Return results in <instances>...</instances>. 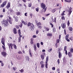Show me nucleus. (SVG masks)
<instances>
[{
  "mask_svg": "<svg viewBox=\"0 0 73 73\" xmlns=\"http://www.w3.org/2000/svg\"><path fill=\"white\" fill-rule=\"evenodd\" d=\"M27 26L29 27V28L32 31H33L34 30V28H35V27L34 26L33 23H31L30 22H29L27 24Z\"/></svg>",
  "mask_w": 73,
  "mask_h": 73,
  "instance_id": "nucleus-1",
  "label": "nucleus"
},
{
  "mask_svg": "<svg viewBox=\"0 0 73 73\" xmlns=\"http://www.w3.org/2000/svg\"><path fill=\"white\" fill-rule=\"evenodd\" d=\"M2 24L3 25H5V26H8V25L9 23L7 22V21L5 20H3V21L1 22Z\"/></svg>",
  "mask_w": 73,
  "mask_h": 73,
  "instance_id": "nucleus-2",
  "label": "nucleus"
},
{
  "mask_svg": "<svg viewBox=\"0 0 73 73\" xmlns=\"http://www.w3.org/2000/svg\"><path fill=\"white\" fill-rule=\"evenodd\" d=\"M8 45L9 46V49H13V48L12 47L13 46V44L11 43H8Z\"/></svg>",
  "mask_w": 73,
  "mask_h": 73,
  "instance_id": "nucleus-3",
  "label": "nucleus"
},
{
  "mask_svg": "<svg viewBox=\"0 0 73 73\" xmlns=\"http://www.w3.org/2000/svg\"><path fill=\"white\" fill-rule=\"evenodd\" d=\"M44 9H42L41 11L40 12V13L41 14H42L44 13H45V11H46V8L44 9Z\"/></svg>",
  "mask_w": 73,
  "mask_h": 73,
  "instance_id": "nucleus-4",
  "label": "nucleus"
},
{
  "mask_svg": "<svg viewBox=\"0 0 73 73\" xmlns=\"http://www.w3.org/2000/svg\"><path fill=\"white\" fill-rule=\"evenodd\" d=\"M41 7L43 9H45L46 6L44 3H42L41 4Z\"/></svg>",
  "mask_w": 73,
  "mask_h": 73,
  "instance_id": "nucleus-5",
  "label": "nucleus"
},
{
  "mask_svg": "<svg viewBox=\"0 0 73 73\" xmlns=\"http://www.w3.org/2000/svg\"><path fill=\"white\" fill-rule=\"evenodd\" d=\"M68 11L69 12L68 15H69V16H70L71 14V13H72V8L71 7L70 8L68 9Z\"/></svg>",
  "mask_w": 73,
  "mask_h": 73,
  "instance_id": "nucleus-6",
  "label": "nucleus"
},
{
  "mask_svg": "<svg viewBox=\"0 0 73 73\" xmlns=\"http://www.w3.org/2000/svg\"><path fill=\"white\" fill-rule=\"evenodd\" d=\"M61 27H62V28L65 29V27H66V24L62 23L61 25Z\"/></svg>",
  "mask_w": 73,
  "mask_h": 73,
  "instance_id": "nucleus-7",
  "label": "nucleus"
},
{
  "mask_svg": "<svg viewBox=\"0 0 73 73\" xmlns=\"http://www.w3.org/2000/svg\"><path fill=\"white\" fill-rule=\"evenodd\" d=\"M68 56L70 58L72 57V53L70 52H69L68 53Z\"/></svg>",
  "mask_w": 73,
  "mask_h": 73,
  "instance_id": "nucleus-8",
  "label": "nucleus"
},
{
  "mask_svg": "<svg viewBox=\"0 0 73 73\" xmlns=\"http://www.w3.org/2000/svg\"><path fill=\"white\" fill-rule=\"evenodd\" d=\"M1 42L2 44L3 45L5 44V43H4V42H5V40H4V38H2L1 40Z\"/></svg>",
  "mask_w": 73,
  "mask_h": 73,
  "instance_id": "nucleus-9",
  "label": "nucleus"
},
{
  "mask_svg": "<svg viewBox=\"0 0 73 73\" xmlns=\"http://www.w3.org/2000/svg\"><path fill=\"white\" fill-rule=\"evenodd\" d=\"M1 54L3 55L4 57H5L7 56V53L5 52H1Z\"/></svg>",
  "mask_w": 73,
  "mask_h": 73,
  "instance_id": "nucleus-10",
  "label": "nucleus"
},
{
  "mask_svg": "<svg viewBox=\"0 0 73 73\" xmlns=\"http://www.w3.org/2000/svg\"><path fill=\"white\" fill-rule=\"evenodd\" d=\"M61 57H62V54L60 51H59L58 53V57L60 58H61Z\"/></svg>",
  "mask_w": 73,
  "mask_h": 73,
  "instance_id": "nucleus-11",
  "label": "nucleus"
},
{
  "mask_svg": "<svg viewBox=\"0 0 73 73\" xmlns=\"http://www.w3.org/2000/svg\"><path fill=\"white\" fill-rule=\"evenodd\" d=\"M18 34L19 35V36L20 37H23L22 35H21V32L20 31V30L19 29L18 31Z\"/></svg>",
  "mask_w": 73,
  "mask_h": 73,
  "instance_id": "nucleus-12",
  "label": "nucleus"
},
{
  "mask_svg": "<svg viewBox=\"0 0 73 73\" xmlns=\"http://www.w3.org/2000/svg\"><path fill=\"white\" fill-rule=\"evenodd\" d=\"M11 3L10 2H9L7 4V5L6 6V7L7 8V9H9V7L11 6Z\"/></svg>",
  "mask_w": 73,
  "mask_h": 73,
  "instance_id": "nucleus-13",
  "label": "nucleus"
},
{
  "mask_svg": "<svg viewBox=\"0 0 73 73\" xmlns=\"http://www.w3.org/2000/svg\"><path fill=\"white\" fill-rule=\"evenodd\" d=\"M44 55H40V57L42 60H44V56H45V53H44Z\"/></svg>",
  "mask_w": 73,
  "mask_h": 73,
  "instance_id": "nucleus-14",
  "label": "nucleus"
},
{
  "mask_svg": "<svg viewBox=\"0 0 73 73\" xmlns=\"http://www.w3.org/2000/svg\"><path fill=\"white\" fill-rule=\"evenodd\" d=\"M48 60H49V57H48V56H47L46 57V59L45 62H46V63H48Z\"/></svg>",
  "mask_w": 73,
  "mask_h": 73,
  "instance_id": "nucleus-15",
  "label": "nucleus"
},
{
  "mask_svg": "<svg viewBox=\"0 0 73 73\" xmlns=\"http://www.w3.org/2000/svg\"><path fill=\"white\" fill-rule=\"evenodd\" d=\"M13 31L15 34H16L17 33V31H16V28H14L13 29Z\"/></svg>",
  "mask_w": 73,
  "mask_h": 73,
  "instance_id": "nucleus-16",
  "label": "nucleus"
},
{
  "mask_svg": "<svg viewBox=\"0 0 73 73\" xmlns=\"http://www.w3.org/2000/svg\"><path fill=\"white\" fill-rule=\"evenodd\" d=\"M47 36H49V37H51V36H52V34L51 33H48L47 35Z\"/></svg>",
  "mask_w": 73,
  "mask_h": 73,
  "instance_id": "nucleus-17",
  "label": "nucleus"
},
{
  "mask_svg": "<svg viewBox=\"0 0 73 73\" xmlns=\"http://www.w3.org/2000/svg\"><path fill=\"white\" fill-rule=\"evenodd\" d=\"M25 58L27 60V61H29V56H25Z\"/></svg>",
  "mask_w": 73,
  "mask_h": 73,
  "instance_id": "nucleus-18",
  "label": "nucleus"
},
{
  "mask_svg": "<svg viewBox=\"0 0 73 73\" xmlns=\"http://www.w3.org/2000/svg\"><path fill=\"white\" fill-rule=\"evenodd\" d=\"M3 46H2V48L4 50H5L6 48L5 46V44H3Z\"/></svg>",
  "mask_w": 73,
  "mask_h": 73,
  "instance_id": "nucleus-19",
  "label": "nucleus"
},
{
  "mask_svg": "<svg viewBox=\"0 0 73 73\" xmlns=\"http://www.w3.org/2000/svg\"><path fill=\"white\" fill-rule=\"evenodd\" d=\"M64 1L66 2H67V3H70L71 0H64Z\"/></svg>",
  "mask_w": 73,
  "mask_h": 73,
  "instance_id": "nucleus-20",
  "label": "nucleus"
},
{
  "mask_svg": "<svg viewBox=\"0 0 73 73\" xmlns=\"http://www.w3.org/2000/svg\"><path fill=\"white\" fill-rule=\"evenodd\" d=\"M45 30L46 31H49V28L48 27H45Z\"/></svg>",
  "mask_w": 73,
  "mask_h": 73,
  "instance_id": "nucleus-21",
  "label": "nucleus"
},
{
  "mask_svg": "<svg viewBox=\"0 0 73 73\" xmlns=\"http://www.w3.org/2000/svg\"><path fill=\"white\" fill-rule=\"evenodd\" d=\"M34 48L35 50L36 51V44H34Z\"/></svg>",
  "mask_w": 73,
  "mask_h": 73,
  "instance_id": "nucleus-22",
  "label": "nucleus"
},
{
  "mask_svg": "<svg viewBox=\"0 0 73 73\" xmlns=\"http://www.w3.org/2000/svg\"><path fill=\"white\" fill-rule=\"evenodd\" d=\"M69 30L70 31H73V29L72 27H69Z\"/></svg>",
  "mask_w": 73,
  "mask_h": 73,
  "instance_id": "nucleus-23",
  "label": "nucleus"
},
{
  "mask_svg": "<svg viewBox=\"0 0 73 73\" xmlns=\"http://www.w3.org/2000/svg\"><path fill=\"white\" fill-rule=\"evenodd\" d=\"M15 21H16L17 22L18 21V17H15Z\"/></svg>",
  "mask_w": 73,
  "mask_h": 73,
  "instance_id": "nucleus-24",
  "label": "nucleus"
},
{
  "mask_svg": "<svg viewBox=\"0 0 73 73\" xmlns=\"http://www.w3.org/2000/svg\"><path fill=\"white\" fill-rule=\"evenodd\" d=\"M29 7H31L32 6V3H29L28 4V5Z\"/></svg>",
  "mask_w": 73,
  "mask_h": 73,
  "instance_id": "nucleus-25",
  "label": "nucleus"
},
{
  "mask_svg": "<svg viewBox=\"0 0 73 73\" xmlns=\"http://www.w3.org/2000/svg\"><path fill=\"white\" fill-rule=\"evenodd\" d=\"M60 42V39H58L56 40V43H59Z\"/></svg>",
  "mask_w": 73,
  "mask_h": 73,
  "instance_id": "nucleus-26",
  "label": "nucleus"
},
{
  "mask_svg": "<svg viewBox=\"0 0 73 73\" xmlns=\"http://www.w3.org/2000/svg\"><path fill=\"white\" fill-rule=\"evenodd\" d=\"M13 46L14 47V48H15V49H17V47L15 45L13 44Z\"/></svg>",
  "mask_w": 73,
  "mask_h": 73,
  "instance_id": "nucleus-27",
  "label": "nucleus"
},
{
  "mask_svg": "<svg viewBox=\"0 0 73 73\" xmlns=\"http://www.w3.org/2000/svg\"><path fill=\"white\" fill-rule=\"evenodd\" d=\"M19 72H21V73H23L24 72V69H21V70H19Z\"/></svg>",
  "mask_w": 73,
  "mask_h": 73,
  "instance_id": "nucleus-28",
  "label": "nucleus"
},
{
  "mask_svg": "<svg viewBox=\"0 0 73 73\" xmlns=\"http://www.w3.org/2000/svg\"><path fill=\"white\" fill-rule=\"evenodd\" d=\"M56 12V10L55 9H53L52 10V13H54Z\"/></svg>",
  "mask_w": 73,
  "mask_h": 73,
  "instance_id": "nucleus-29",
  "label": "nucleus"
},
{
  "mask_svg": "<svg viewBox=\"0 0 73 73\" xmlns=\"http://www.w3.org/2000/svg\"><path fill=\"white\" fill-rule=\"evenodd\" d=\"M17 5H18V7H22V5L20 3H18Z\"/></svg>",
  "mask_w": 73,
  "mask_h": 73,
  "instance_id": "nucleus-30",
  "label": "nucleus"
},
{
  "mask_svg": "<svg viewBox=\"0 0 73 73\" xmlns=\"http://www.w3.org/2000/svg\"><path fill=\"white\" fill-rule=\"evenodd\" d=\"M38 48H40V43H37L36 44Z\"/></svg>",
  "mask_w": 73,
  "mask_h": 73,
  "instance_id": "nucleus-31",
  "label": "nucleus"
},
{
  "mask_svg": "<svg viewBox=\"0 0 73 73\" xmlns=\"http://www.w3.org/2000/svg\"><path fill=\"white\" fill-rule=\"evenodd\" d=\"M69 35L68 34V35H67L66 37H65V39H66V38H68L69 37Z\"/></svg>",
  "mask_w": 73,
  "mask_h": 73,
  "instance_id": "nucleus-32",
  "label": "nucleus"
},
{
  "mask_svg": "<svg viewBox=\"0 0 73 73\" xmlns=\"http://www.w3.org/2000/svg\"><path fill=\"white\" fill-rule=\"evenodd\" d=\"M45 66V64H41V68H43Z\"/></svg>",
  "mask_w": 73,
  "mask_h": 73,
  "instance_id": "nucleus-33",
  "label": "nucleus"
},
{
  "mask_svg": "<svg viewBox=\"0 0 73 73\" xmlns=\"http://www.w3.org/2000/svg\"><path fill=\"white\" fill-rule=\"evenodd\" d=\"M45 67L46 68H48V63H46L45 62Z\"/></svg>",
  "mask_w": 73,
  "mask_h": 73,
  "instance_id": "nucleus-34",
  "label": "nucleus"
},
{
  "mask_svg": "<svg viewBox=\"0 0 73 73\" xmlns=\"http://www.w3.org/2000/svg\"><path fill=\"white\" fill-rule=\"evenodd\" d=\"M52 30L53 32H56V29L55 28H53Z\"/></svg>",
  "mask_w": 73,
  "mask_h": 73,
  "instance_id": "nucleus-35",
  "label": "nucleus"
},
{
  "mask_svg": "<svg viewBox=\"0 0 73 73\" xmlns=\"http://www.w3.org/2000/svg\"><path fill=\"white\" fill-rule=\"evenodd\" d=\"M61 19L63 20H65V17H64V16H63L62 17Z\"/></svg>",
  "mask_w": 73,
  "mask_h": 73,
  "instance_id": "nucleus-36",
  "label": "nucleus"
},
{
  "mask_svg": "<svg viewBox=\"0 0 73 73\" xmlns=\"http://www.w3.org/2000/svg\"><path fill=\"white\" fill-rule=\"evenodd\" d=\"M54 23H56V17H55L54 20Z\"/></svg>",
  "mask_w": 73,
  "mask_h": 73,
  "instance_id": "nucleus-37",
  "label": "nucleus"
},
{
  "mask_svg": "<svg viewBox=\"0 0 73 73\" xmlns=\"http://www.w3.org/2000/svg\"><path fill=\"white\" fill-rule=\"evenodd\" d=\"M29 53L30 57H32V53H31V52L29 51Z\"/></svg>",
  "mask_w": 73,
  "mask_h": 73,
  "instance_id": "nucleus-38",
  "label": "nucleus"
},
{
  "mask_svg": "<svg viewBox=\"0 0 73 73\" xmlns=\"http://www.w3.org/2000/svg\"><path fill=\"white\" fill-rule=\"evenodd\" d=\"M20 14H21V13L20 12H18L17 13V15H18V16L20 15Z\"/></svg>",
  "mask_w": 73,
  "mask_h": 73,
  "instance_id": "nucleus-39",
  "label": "nucleus"
},
{
  "mask_svg": "<svg viewBox=\"0 0 73 73\" xmlns=\"http://www.w3.org/2000/svg\"><path fill=\"white\" fill-rule=\"evenodd\" d=\"M7 4V1H5L4 2H3V4L5 5Z\"/></svg>",
  "mask_w": 73,
  "mask_h": 73,
  "instance_id": "nucleus-40",
  "label": "nucleus"
},
{
  "mask_svg": "<svg viewBox=\"0 0 73 73\" xmlns=\"http://www.w3.org/2000/svg\"><path fill=\"white\" fill-rule=\"evenodd\" d=\"M13 69L14 70V71H15V70H16L17 68H16V67H13Z\"/></svg>",
  "mask_w": 73,
  "mask_h": 73,
  "instance_id": "nucleus-41",
  "label": "nucleus"
},
{
  "mask_svg": "<svg viewBox=\"0 0 73 73\" xmlns=\"http://www.w3.org/2000/svg\"><path fill=\"white\" fill-rule=\"evenodd\" d=\"M70 52H71V53H73V48H71L70 49Z\"/></svg>",
  "mask_w": 73,
  "mask_h": 73,
  "instance_id": "nucleus-42",
  "label": "nucleus"
},
{
  "mask_svg": "<svg viewBox=\"0 0 73 73\" xmlns=\"http://www.w3.org/2000/svg\"><path fill=\"white\" fill-rule=\"evenodd\" d=\"M52 50V49L50 48V50H48V52H50Z\"/></svg>",
  "mask_w": 73,
  "mask_h": 73,
  "instance_id": "nucleus-43",
  "label": "nucleus"
},
{
  "mask_svg": "<svg viewBox=\"0 0 73 73\" xmlns=\"http://www.w3.org/2000/svg\"><path fill=\"white\" fill-rule=\"evenodd\" d=\"M37 37V36L36 35H34L33 36V38H36Z\"/></svg>",
  "mask_w": 73,
  "mask_h": 73,
  "instance_id": "nucleus-44",
  "label": "nucleus"
},
{
  "mask_svg": "<svg viewBox=\"0 0 73 73\" xmlns=\"http://www.w3.org/2000/svg\"><path fill=\"white\" fill-rule=\"evenodd\" d=\"M36 24H37V25H41V23L40 22H38V23H36Z\"/></svg>",
  "mask_w": 73,
  "mask_h": 73,
  "instance_id": "nucleus-45",
  "label": "nucleus"
},
{
  "mask_svg": "<svg viewBox=\"0 0 73 73\" xmlns=\"http://www.w3.org/2000/svg\"><path fill=\"white\" fill-rule=\"evenodd\" d=\"M70 24V23H69V21H68V23H67L68 26H69Z\"/></svg>",
  "mask_w": 73,
  "mask_h": 73,
  "instance_id": "nucleus-46",
  "label": "nucleus"
},
{
  "mask_svg": "<svg viewBox=\"0 0 73 73\" xmlns=\"http://www.w3.org/2000/svg\"><path fill=\"white\" fill-rule=\"evenodd\" d=\"M55 67H53L52 68V70H55Z\"/></svg>",
  "mask_w": 73,
  "mask_h": 73,
  "instance_id": "nucleus-47",
  "label": "nucleus"
},
{
  "mask_svg": "<svg viewBox=\"0 0 73 73\" xmlns=\"http://www.w3.org/2000/svg\"><path fill=\"white\" fill-rule=\"evenodd\" d=\"M38 28H39V29H41V28H42L41 26L40 25H38Z\"/></svg>",
  "mask_w": 73,
  "mask_h": 73,
  "instance_id": "nucleus-48",
  "label": "nucleus"
},
{
  "mask_svg": "<svg viewBox=\"0 0 73 73\" xmlns=\"http://www.w3.org/2000/svg\"><path fill=\"white\" fill-rule=\"evenodd\" d=\"M66 41H68V42H70V40H69V39H68V38H67L66 39H65Z\"/></svg>",
  "mask_w": 73,
  "mask_h": 73,
  "instance_id": "nucleus-49",
  "label": "nucleus"
},
{
  "mask_svg": "<svg viewBox=\"0 0 73 73\" xmlns=\"http://www.w3.org/2000/svg\"><path fill=\"white\" fill-rule=\"evenodd\" d=\"M18 53L19 54H22V53H23L22 52L20 51H19Z\"/></svg>",
  "mask_w": 73,
  "mask_h": 73,
  "instance_id": "nucleus-50",
  "label": "nucleus"
},
{
  "mask_svg": "<svg viewBox=\"0 0 73 73\" xmlns=\"http://www.w3.org/2000/svg\"><path fill=\"white\" fill-rule=\"evenodd\" d=\"M57 62L58 63V64H60V59H58L57 60Z\"/></svg>",
  "mask_w": 73,
  "mask_h": 73,
  "instance_id": "nucleus-51",
  "label": "nucleus"
},
{
  "mask_svg": "<svg viewBox=\"0 0 73 73\" xmlns=\"http://www.w3.org/2000/svg\"><path fill=\"white\" fill-rule=\"evenodd\" d=\"M8 21L9 23H10V24H12V22H11V20H8Z\"/></svg>",
  "mask_w": 73,
  "mask_h": 73,
  "instance_id": "nucleus-52",
  "label": "nucleus"
},
{
  "mask_svg": "<svg viewBox=\"0 0 73 73\" xmlns=\"http://www.w3.org/2000/svg\"><path fill=\"white\" fill-rule=\"evenodd\" d=\"M22 23H23V24H25V25H26V24H27V23H25V22L24 21H22Z\"/></svg>",
  "mask_w": 73,
  "mask_h": 73,
  "instance_id": "nucleus-53",
  "label": "nucleus"
},
{
  "mask_svg": "<svg viewBox=\"0 0 73 73\" xmlns=\"http://www.w3.org/2000/svg\"><path fill=\"white\" fill-rule=\"evenodd\" d=\"M24 6H25V9H26L27 8V5H26L25 4H24Z\"/></svg>",
  "mask_w": 73,
  "mask_h": 73,
  "instance_id": "nucleus-54",
  "label": "nucleus"
},
{
  "mask_svg": "<svg viewBox=\"0 0 73 73\" xmlns=\"http://www.w3.org/2000/svg\"><path fill=\"white\" fill-rule=\"evenodd\" d=\"M64 31L65 35H66V30H65V29H64Z\"/></svg>",
  "mask_w": 73,
  "mask_h": 73,
  "instance_id": "nucleus-55",
  "label": "nucleus"
},
{
  "mask_svg": "<svg viewBox=\"0 0 73 73\" xmlns=\"http://www.w3.org/2000/svg\"><path fill=\"white\" fill-rule=\"evenodd\" d=\"M63 62H65L66 61V59H65V58H63Z\"/></svg>",
  "mask_w": 73,
  "mask_h": 73,
  "instance_id": "nucleus-56",
  "label": "nucleus"
},
{
  "mask_svg": "<svg viewBox=\"0 0 73 73\" xmlns=\"http://www.w3.org/2000/svg\"><path fill=\"white\" fill-rule=\"evenodd\" d=\"M36 12H38V8H36Z\"/></svg>",
  "mask_w": 73,
  "mask_h": 73,
  "instance_id": "nucleus-57",
  "label": "nucleus"
},
{
  "mask_svg": "<svg viewBox=\"0 0 73 73\" xmlns=\"http://www.w3.org/2000/svg\"><path fill=\"white\" fill-rule=\"evenodd\" d=\"M67 47L66 46H65L64 47V50H66V49Z\"/></svg>",
  "mask_w": 73,
  "mask_h": 73,
  "instance_id": "nucleus-58",
  "label": "nucleus"
},
{
  "mask_svg": "<svg viewBox=\"0 0 73 73\" xmlns=\"http://www.w3.org/2000/svg\"><path fill=\"white\" fill-rule=\"evenodd\" d=\"M22 26H23V23H21V25H19L20 27H21H21H22Z\"/></svg>",
  "mask_w": 73,
  "mask_h": 73,
  "instance_id": "nucleus-59",
  "label": "nucleus"
},
{
  "mask_svg": "<svg viewBox=\"0 0 73 73\" xmlns=\"http://www.w3.org/2000/svg\"><path fill=\"white\" fill-rule=\"evenodd\" d=\"M3 12H5V9H3Z\"/></svg>",
  "mask_w": 73,
  "mask_h": 73,
  "instance_id": "nucleus-60",
  "label": "nucleus"
},
{
  "mask_svg": "<svg viewBox=\"0 0 73 73\" xmlns=\"http://www.w3.org/2000/svg\"><path fill=\"white\" fill-rule=\"evenodd\" d=\"M57 43H56L55 44V45H56V48H57L58 47V45H57Z\"/></svg>",
  "mask_w": 73,
  "mask_h": 73,
  "instance_id": "nucleus-61",
  "label": "nucleus"
},
{
  "mask_svg": "<svg viewBox=\"0 0 73 73\" xmlns=\"http://www.w3.org/2000/svg\"><path fill=\"white\" fill-rule=\"evenodd\" d=\"M43 63H44V62H43V61H41L40 63V64L42 65L43 64Z\"/></svg>",
  "mask_w": 73,
  "mask_h": 73,
  "instance_id": "nucleus-62",
  "label": "nucleus"
},
{
  "mask_svg": "<svg viewBox=\"0 0 73 73\" xmlns=\"http://www.w3.org/2000/svg\"><path fill=\"white\" fill-rule=\"evenodd\" d=\"M1 66H4V63H3V62L1 63Z\"/></svg>",
  "mask_w": 73,
  "mask_h": 73,
  "instance_id": "nucleus-63",
  "label": "nucleus"
},
{
  "mask_svg": "<svg viewBox=\"0 0 73 73\" xmlns=\"http://www.w3.org/2000/svg\"><path fill=\"white\" fill-rule=\"evenodd\" d=\"M50 25H51L52 27V28H53V25L51 23H50Z\"/></svg>",
  "mask_w": 73,
  "mask_h": 73,
  "instance_id": "nucleus-64",
  "label": "nucleus"
}]
</instances>
